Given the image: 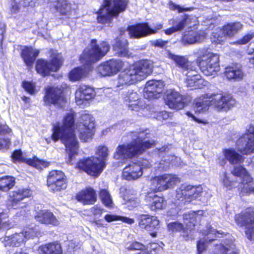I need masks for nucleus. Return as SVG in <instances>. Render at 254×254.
<instances>
[{"label": "nucleus", "instance_id": "nucleus-1", "mask_svg": "<svg viewBox=\"0 0 254 254\" xmlns=\"http://www.w3.org/2000/svg\"><path fill=\"white\" fill-rule=\"evenodd\" d=\"M110 48L109 44L106 42L97 43L96 40H92L80 58L81 62L84 65V68L77 67L72 70L69 73V79L76 81L85 76L90 70L91 64L105 56Z\"/></svg>", "mask_w": 254, "mask_h": 254}, {"label": "nucleus", "instance_id": "nucleus-2", "mask_svg": "<svg viewBox=\"0 0 254 254\" xmlns=\"http://www.w3.org/2000/svg\"><path fill=\"white\" fill-rule=\"evenodd\" d=\"M74 123V114L71 112L67 114L64 119L63 125L62 126H54L52 135V139L55 142L60 138L64 144L66 152L68 154L66 162L69 165L73 164V161L78 149V143L73 127Z\"/></svg>", "mask_w": 254, "mask_h": 254}, {"label": "nucleus", "instance_id": "nucleus-3", "mask_svg": "<svg viewBox=\"0 0 254 254\" xmlns=\"http://www.w3.org/2000/svg\"><path fill=\"white\" fill-rule=\"evenodd\" d=\"M128 136L132 139V141L127 144L119 145L114 153L115 159L124 160L131 158L155 145L153 140H146L149 137L147 129L131 132Z\"/></svg>", "mask_w": 254, "mask_h": 254}, {"label": "nucleus", "instance_id": "nucleus-4", "mask_svg": "<svg viewBox=\"0 0 254 254\" xmlns=\"http://www.w3.org/2000/svg\"><path fill=\"white\" fill-rule=\"evenodd\" d=\"M223 153L231 164L236 165L231 173L234 176L239 178V186L241 192L246 194L254 193V182L245 168L240 165L243 163L244 158L232 148L224 149Z\"/></svg>", "mask_w": 254, "mask_h": 254}, {"label": "nucleus", "instance_id": "nucleus-5", "mask_svg": "<svg viewBox=\"0 0 254 254\" xmlns=\"http://www.w3.org/2000/svg\"><path fill=\"white\" fill-rule=\"evenodd\" d=\"M216 234H221L219 231H216L211 227H207V229L203 232L205 236L203 238L198 241L196 248L198 254H201L205 251L208 244L215 242ZM235 246L232 239L227 240L221 243L214 242L211 245L209 252L210 254H236L234 251Z\"/></svg>", "mask_w": 254, "mask_h": 254}, {"label": "nucleus", "instance_id": "nucleus-6", "mask_svg": "<svg viewBox=\"0 0 254 254\" xmlns=\"http://www.w3.org/2000/svg\"><path fill=\"white\" fill-rule=\"evenodd\" d=\"M153 71L152 63L148 60H141L130 65L119 75L117 86L134 84L146 78Z\"/></svg>", "mask_w": 254, "mask_h": 254}, {"label": "nucleus", "instance_id": "nucleus-7", "mask_svg": "<svg viewBox=\"0 0 254 254\" xmlns=\"http://www.w3.org/2000/svg\"><path fill=\"white\" fill-rule=\"evenodd\" d=\"M108 149L104 146H99L96 154L99 156H92L79 160L76 167L92 176H98L106 166V161L108 156Z\"/></svg>", "mask_w": 254, "mask_h": 254}, {"label": "nucleus", "instance_id": "nucleus-8", "mask_svg": "<svg viewBox=\"0 0 254 254\" xmlns=\"http://www.w3.org/2000/svg\"><path fill=\"white\" fill-rule=\"evenodd\" d=\"M128 2L126 0H104L101 8L97 12L98 23L105 24L111 23L113 18L126 9Z\"/></svg>", "mask_w": 254, "mask_h": 254}, {"label": "nucleus", "instance_id": "nucleus-9", "mask_svg": "<svg viewBox=\"0 0 254 254\" xmlns=\"http://www.w3.org/2000/svg\"><path fill=\"white\" fill-rule=\"evenodd\" d=\"M198 54L196 63L202 72L206 76L216 74L220 70L219 55L205 49Z\"/></svg>", "mask_w": 254, "mask_h": 254}, {"label": "nucleus", "instance_id": "nucleus-10", "mask_svg": "<svg viewBox=\"0 0 254 254\" xmlns=\"http://www.w3.org/2000/svg\"><path fill=\"white\" fill-rule=\"evenodd\" d=\"M235 221L240 227H245V234L248 239L254 240V208H248L236 214Z\"/></svg>", "mask_w": 254, "mask_h": 254}, {"label": "nucleus", "instance_id": "nucleus-11", "mask_svg": "<svg viewBox=\"0 0 254 254\" xmlns=\"http://www.w3.org/2000/svg\"><path fill=\"white\" fill-rule=\"evenodd\" d=\"M237 148L243 154H250L254 152V124L246 128V132L237 140Z\"/></svg>", "mask_w": 254, "mask_h": 254}, {"label": "nucleus", "instance_id": "nucleus-12", "mask_svg": "<svg viewBox=\"0 0 254 254\" xmlns=\"http://www.w3.org/2000/svg\"><path fill=\"white\" fill-rule=\"evenodd\" d=\"M95 122L93 117L89 114L81 115L79 124L77 126L79 138L84 142L91 139L94 132Z\"/></svg>", "mask_w": 254, "mask_h": 254}, {"label": "nucleus", "instance_id": "nucleus-13", "mask_svg": "<svg viewBox=\"0 0 254 254\" xmlns=\"http://www.w3.org/2000/svg\"><path fill=\"white\" fill-rule=\"evenodd\" d=\"M180 182V178L175 175L170 174L156 176L150 180L152 189L158 191L173 188Z\"/></svg>", "mask_w": 254, "mask_h": 254}, {"label": "nucleus", "instance_id": "nucleus-14", "mask_svg": "<svg viewBox=\"0 0 254 254\" xmlns=\"http://www.w3.org/2000/svg\"><path fill=\"white\" fill-rule=\"evenodd\" d=\"M162 28L163 25L161 23L156 24L153 28H151L149 26L148 23H145L130 26L127 30L131 38L138 39L148 35L155 34Z\"/></svg>", "mask_w": 254, "mask_h": 254}, {"label": "nucleus", "instance_id": "nucleus-15", "mask_svg": "<svg viewBox=\"0 0 254 254\" xmlns=\"http://www.w3.org/2000/svg\"><path fill=\"white\" fill-rule=\"evenodd\" d=\"M31 194V191L28 189H18L10 193L9 201L13 209L21 208L22 210L20 213L22 215H25L27 213L26 211L28 212L29 210L26 204L21 201L24 198L30 196Z\"/></svg>", "mask_w": 254, "mask_h": 254}, {"label": "nucleus", "instance_id": "nucleus-16", "mask_svg": "<svg viewBox=\"0 0 254 254\" xmlns=\"http://www.w3.org/2000/svg\"><path fill=\"white\" fill-rule=\"evenodd\" d=\"M50 63L43 60H39L36 63V68L37 72L43 76L48 75L50 71H57L63 63L62 57L60 55H53Z\"/></svg>", "mask_w": 254, "mask_h": 254}, {"label": "nucleus", "instance_id": "nucleus-17", "mask_svg": "<svg viewBox=\"0 0 254 254\" xmlns=\"http://www.w3.org/2000/svg\"><path fill=\"white\" fill-rule=\"evenodd\" d=\"M44 101L46 105L63 106L66 102V99L60 88L48 86L45 88Z\"/></svg>", "mask_w": 254, "mask_h": 254}, {"label": "nucleus", "instance_id": "nucleus-18", "mask_svg": "<svg viewBox=\"0 0 254 254\" xmlns=\"http://www.w3.org/2000/svg\"><path fill=\"white\" fill-rule=\"evenodd\" d=\"M47 185L53 192L65 189L67 186L64 174L61 171L50 172L47 178Z\"/></svg>", "mask_w": 254, "mask_h": 254}, {"label": "nucleus", "instance_id": "nucleus-19", "mask_svg": "<svg viewBox=\"0 0 254 254\" xmlns=\"http://www.w3.org/2000/svg\"><path fill=\"white\" fill-rule=\"evenodd\" d=\"M198 218V215L194 212H189L183 215L184 222L186 226L182 230V236L185 241L193 239L190 234V231L194 228Z\"/></svg>", "mask_w": 254, "mask_h": 254}, {"label": "nucleus", "instance_id": "nucleus-20", "mask_svg": "<svg viewBox=\"0 0 254 254\" xmlns=\"http://www.w3.org/2000/svg\"><path fill=\"white\" fill-rule=\"evenodd\" d=\"M211 104L219 109L227 110L236 104L235 100L229 94H214L210 96Z\"/></svg>", "mask_w": 254, "mask_h": 254}, {"label": "nucleus", "instance_id": "nucleus-21", "mask_svg": "<svg viewBox=\"0 0 254 254\" xmlns=\"http://www.w3.org/2000/svg\"><path fill=\"white\" fill-rule=\"evenodd\" d=\"M164 87V84L161 80L148 81L144 88V98L149 99L157 98L158 95L163 91Z\"/></svg>", "mask_w": 254, "mask_h": 254}, {"label": "nucleus", "instance_id": "nucleus-22", "mask_svg": "<svg viewBox=\"0 0 254 254\" xmlns=\"http://www.w3.org/2000/svg\"><path fill=\"white\" fill-rule=\"evenodd\" d=\"M164 99L166 104L171 109L179 110L184 107L182 96L174 90H167Z\"/></svg>", "mask_w": 254, "mask_h": 254}, {"label": "nucleus", "instance_id": "nucleus-23", "mask_svg": "<svg viewBox=\"0 0 254 254\" xmlns=\"http://www.w3.org/2000/svg\"><path fill=\"white\" fill-rule=\"evenodd\" d=\"M12 158L14 162H26L27 164L38 169L46 168L48 166L49 164L48 162L40 160L36 157H33V159H26L23 156L21 150L15 151L12 155Z\"/></svg>", "mask_w": 254, "mask_h": 254}, {"label": "nucleus", "instance_id": "nucleus-24", "mask_svg": "<svg viewBox=\"0 0 254 254\" xmlns=\"http://www.w3.org/2000/svg\"><path fill=\"white\" fill-rule=\"evenodd\" d=\"M94 95V90L92 87L85 85H80L75 94V102L77 105H81L93 98Z\"/></svg>", "mask_w": 254, "mask_h": 254}, {"label": "nucleus", "instance_id": "nucleus-25", "mask_svg": "<svg viewBox=\"0 0 254 254\" xmlns=\"http://www.w3.org/2000/svg\"><path fill=\"white\" fill-rule=\"evenodd\" d=\"M36 220L45 225L58 226L60 224L59 221L54 214L48 210H41L37 211L35 215Z\"/></svg>", "mask_w": 254, "mask_h": 254}, {"label": "nucleus", "instance_id": "nucleus-26", "mask_svg": "<svg viewBox=\"0 0 254 254\" xmlns=\"http://www.w3.org/2000/svg\"><path fill=\"white\" fill-rule=\"evenodd\" d=\"M124 102L131 110L138 111L140 107L141 103L140 97L136 92L133 90H128L123 95Z\"/></svg>", "mask_w": 254, "mask_h": 254}, {"label": "nucleus", "instance_id": "nucleus-27", "mask_svg": "<svg viewBox=\"0 0 254 254\" xmlns=\"http://www.w3.org/2000/svg\"><path fill=\"white\" fill-rule=\"evenodd\" d=\"M143 174L142 168L138 163H132L126 167L123 172L124 179L131 181L140 178Z\"/></svg>", "mask_w": 254, "mask_h": 254}, {"label": "nucleus", "instance_id": "nucleus-28", "mask_svg": "<svg viewBox=\"0 0 254 254\" xmlns=\"http://www.w3.org/2000/svg\"><path fill=\"white\" fill-rule=\"evenodd\" d=\"M76 199L84 205H92L95 203L97 198L95 190L88 187L79 192L76 196Z\"/></svg>", "mask_w": 254, "mask_h": 254}, {"label": "nucleus", "instance_id": "nucleus-29", "mask_svg": "<svg viewBox=\"0 0 254 254\" xmlns=\"http://www.w3.org/2000/svg\"><path fill=\"white\" fill-rule=\"evenodd\" d=\"M113 51L115 54L120 57L129 58L131 56L128 48V42L123 38H118L113 45Z\"/></svg>", "mask_w": 254, "mask_h": 254}, {"label": "nucleus", "instance_id": "nucleus-30", "mask_svg": "<svg viewBox=\"0 0 254 254\" xmlns=\"http://www.w3.org/2000/svg\"><path fill=\"white\" fill-rule=\"evenodd\" d=\"M33 231L30 230L25 232L15 233L11 236H6L4 240L13 247H18L23 242L25 239H29L33 237Z\"/></svg>", "mask_w": 254, "mask_h": 254}, {"label": "nucleus", "instance_id": "nucleus-31", "mask_svg": "<svg viewBox=\"0 0 254 254\" xmlns=\"http://www.w3.org/2000/svg\"><path fill=\"white\" fill-rule=\"evenodd\" d=\"M225 76L229 80H241L244 77V72L242 70L241 65L239 64H234L226 68Z\"/></svg>", "mask_w": 254, "mask_h": 254}, {"label": "nucleus", "instance_id": "nucleus-32", "mask_svg": "<svg viewBox=\"0 0 254 254\" xmlns=\"http://www.w3.org/2000/svg\"><path fill=\"white\" fill-rule=\"evenodd\" d=\"M194 109L196 113H204L207 112L211 104L210 96L205 95L196 98L194 101Z\"/></svg>", "mask_w": 254, "mask_h": 254}, {"label": "nucleus", "instance_id": "nucleus-33", "mask_svg": "<svg viewBox=\"0 0 254 254\" xmlns=\"http://www.w3.org/2000/svg\"><path fill=\"white\" fill-rule=\"evenodd\" d=\"M243 28V25L240 22H235L223 26L221 31L224 37L231 38L238 33Z\"/></svg>", "mask_w": 254, "mask_h": 254}, {"label": "nucleus", "instance_id": "nucleus-34", "mask_svg": "<svg viewBox=\"0 0 254 254\" xmlns=\"http://www.w3.org/2000/svg\"><path fill=\"white\" fill-rule=\"evenodd\" d=\"M39 51L34 50L32 47H25L21 51V55L28 66H32L38 56Z\"/></svg>", "mask_w": 254, "mask_h": 254}, {"label": "nucleus", "instance_id": "nucleus-35", "mask_svg": "<svg viewBox=\"0 0 254 254\" xmlns=\"http://www.w3.org/2000/svg\"><path fill=\"white\" fill-rule=\"evenodd\" d=\"M38 252L39 254H63L61 245L57 242L41 246Z\"/></svg>", "mask_w": 254, "mask_h": 254}, {"label": "nucleus", "instance_id": "nucleus-36", "mask_svg": "<svg viewBox=\"0 0 254 254\" xmlns=\"http://www.w3.org/2000/svg\"><path fill=\"white\" fill-rule=\"evenodd\" d=\"M167 57L174 61L182 68L183 72H185V70L188 68H193V66H191L192 63L189 62L184 57L176 55L169 51H167Z\"/></svg>", "mask_w": 254, "mask_h": 254}, {"label": "nucleus", "instance_id": "nucleus-37", "mask_svg": "<svg viewBox=\"0 0 254 254\" xmlns=\"http://www.w3.org/2000/svg\"><path fill=\"white\" fill-rule=\"evenodd\" d=\"M192 74H190L186 78V84L188 88L191 90L201 88L206 86L207 82L202 79L200 75H195L194 78H190Z\"/></svg>", "mask_w": 254, "mask_h": 254}, {"label": "nucleus", "instance_id": "nucleus-38", "mask_svg": "<svg viewBox=\"0 0 254 254\" xmlns=\"http://www.w3.org/2000/svg\"><path fill=\"white\" fill-rule=\"evenodd\" d=\"M152 222V226H158L159 221L156 217L146 214L140 215L138 217V224L140 228L150 231V226H148V223Z\"/></svg>", "mask_w": 254, "mask_h": 254}, {"label": "nucleus", "instance_id": "nucleus-39", "mask_svg": "<svg viewBox=\"0 0 254 254\" xmlns=\"http://www.w3.org/2000/svg\"><path fill=\"white\" fill-rule=\"evenodd\" d=\"M205 38V34L203 32L192 31L185 35L182 41L184 43L192 44L197 42L202 41Z\"/></svg>", "mask_w": 254, "mask_h": 254}, {"label": "nucleus", "instance_id": "nucleus-40", "mask_svg": "<svg viewBox=\"0 0 254 254\" xmlns=\"http://www.w3.org/2000/svg\"><path fill=\"white\" fill-rule=\"evenodd\" d=\"M188 185L183 184L182 185L180 188L176 190V197L180 201L178 203L179 205L185 204L187 201V196L188 195Z\"/></svg>", "mask_w": 254, "mask_h": 254}, {"label": "nucleus", "instance_id": "nucleus-41", "mask_svg": "<svg viewBox=\"0 0 254 254\" xmlns=\"http://www.w3.org/2000/svg\"><path fill=\"white\" fill-rule=\"evenodd\" d=\"M99 198L106 207L109 208L113 207L114 204L113 201L108 190L101 189L99 191Z\"/></svg>", "mask_w": 254, "mask_h": 254}, {"label": "nucleus", "instance_id": "nucleus-42", "mask_svg": "<svg viewBox=\"0 0 254 254\" xmlns=\"http://www.w3.org/2000/svg\"><path fill=\"white\" fill-rule=\"evenodd\" d=\"M15 178L11 176H6L0 179V190L7 191L14 186Z\"/></svg>", "mask_w": 254, "mask_h": 254}, {"label": "nucleus", "instance_id": "nucleus-43", "mask_svg": "<svg viewBox=\"0 0 254 254\" xmlns=\"http://www.w3.org/2000/svg\"><path fill=\"white\" fill-rule=\"evenodd\" d=\"M56 8L61 14L67 15L70 11L71 6L66 0H58Z\"/></svg>", "mask_w": 254, "mask_h": 254}, {"label": "nucleus", "instance_id": "nucleus-44", "mask_svg": "<svg viewBox=\"0 0 254 254\" xmlns=\"http://www.w3.org/2000/svg\"><path fill=\"white\" fill-rule=\"evenodd\" d=\"M188 195L187 196V201L190 202L192 199L196 198L202 192V188L201 187H194L188 185Z\"/></svg>", "mask_w": 254, "mask_h": 254}, {"label": "nucleus", "instance_id": "nucleus-45", "mask_svg": "<svg viewBox=\"0 0 254 254\" xmlns=\"http://www.w3.org/2000/svg\"><path fill=\"white\" fill-rule=\"evenodd\" d=\"M146 199L148 201H151V199H152L151 208L152 210H155L156 209H162L164 205V199L163 197L156 195H153L152 194H151L147 197Z\"/></svg>", "mask_w": 254, "mask_h": 254}, {"label": "nucleus", "instance_id": "nucleus-46", "mask_svg": "<svg viewBox=\"0 0 254 254\" xmlns=\"http://www.w3.org/2000/svg\"><path fill=\"white\" fill-rule=\"evenodd\" d=\"M189 20L190 18L188 17H186V18L172 19L170 21V23L171 24L172 21V26L178 32L183 29Z\"/></svg>", "mask_w": 254, "mask_h": 254}, {"label": "nucleus", "instance_id": "nucleus-47", "mask_svg": "<svg viewBox=\"0 0 254 254\" xmlns=\"http://www.w3.org/2000/svg\"><path fill=\"white\" fill-rule=\"evenodd\" d=\"M124 199L126 202V205L129 209H132L137 207L139 204V200L137 196L134 195L129 196L126 194L124 196Z\"/></svg>", "mask_w": 254, "mask_h": 254}, {"label": "nucleus", "instance_id": "nucleus-48", "mask_svg": "<svg viewBox=\"0 0 254 254\" xmlns=\"http://www.w3.org/2000/svg\"><path fill=\"white\" fill-rule=\"evenodd\" d=\"M176 159L177 157L174 156H166L161 161L158 168L162 170H166L169 167V164H173Z\"/></svg>", "mask_w": 254, "mask_h": 254}, {"label": "nucleus", "instance_id": "nucleus-49", "mask_svg": "<svg viewBox=\"0 0 254 254\" xmlns=\"http://www.w3.org/2000/svg\"><path fill=\"white\" fill-rule=\"evenodd\" d=\"M221 180L223 185L229 190L237 187L240 188L238 181H233L230 180V178L227 176L226 173H224Z\"/></svg>", "mask_w": 254, "mask_h": 254}, {"label": "nucleus", "instance_id": "nucleus-50", "mask_svg": "<svg viewBox=\"0 0 254 254\" xmlns=\"http://www.w3.org/2000/svg\"><path fill=\"white\" fill-rule=\"evenodd\" d=\"M114 74L120 71L124 66V63L120 60L112 59L109 61Z\"/></svg>", "mask_w": 254, "mask_h": 254}, {"label": "nucleus", "instance_id": "nucleus-51", "mask_svg": "<svg viewBox=\"0 0 254 254\" xmlns=\"http://www.w3.org/2000/svg\"><path fill=\"white\" fill-rule=\"evenodd\" d=\"M185 227L184 225L178 222L170 223L168 225V229L172 232H180L184 230Z\"/></svg>", "mask_w": 254, "mask_h": 254}, {"label": "nucleus", "instance_id": "nucleus-52", "mask_svg": "<svg viewBox=\"0 0 254 254\" xmlns=\"http://www.w3.org/2000/svg\"><path fill=\"white\" fill-rule=\"evenodd\" d=\"M97 71L103 76L110 75V72H109V70H107V67L105 63H102L97 67Z\"/></svg>", "mask_w": 254, "mask_h": 254}, {"label": "nucleus", "instance_id": "nucleus-53", "mask_svg": "<svg viewBox=\"0 0 254 254\" xmlns=\"http://www.w3.org/2000/svg\"><path fill=\"white\" fill-rule=\"evenodd\" d=\"M191 66H193L192 69L188 68V69L185 70V72H183L186 75L187 77H188V76L190 74H192L190 78H194V75H199L197 74V72L196 71L197 67H196L195 64L194 63H192Z\"/></svg>", "mask_w": 254, "mask_h": 254}, {"label": "nucleus", "instance_id": "nucleus-54", "mask_svg": "<svg viewBox=\"0 0 254 254\" xmlns=\"http://www.w3.org/2000/svg\"><path fill=\"white\" fill-rule=\"evenodd\" d=\"M10 145V140L8 138H0V150L7 149Z\"/></svg>", "mask_w": 254, "mask_h": 254}, {"label": "nucleus", "instance_id": "nucleus-55", "mask_svg": "<svg viewBox=\"0 0 254 254\" xmlns=\"http://www.w3.org/2000/svg\"><path fill=\"white\" fill-rule=\"evenodd\" d=\"M22 86L28 93L31 94L34 93V87L32 83L27 81H24L22 83Z\"/></svg>", "mask_w": 254, "mask_h": 254}, {"label": "nucleus", "instance_id": "nucleus-56", "mask_svg": "<svg viewBox=\"0 0 254 254\" xmlns=\"http://www.w3.org/2000/svg\"><path fill=\"white\" fill-rule=\"evenodd\" d=\"M19 4L24 7H33L35 5V2L33 0H19Z\"/></svg>", "mask_w": 254, "mask_h": 254}, {"label": "nucleus", "instance_id": "nucleus-57", "mask_svg": "<svg viewBox=\"0 0 254 254\" xmlns=\"http://www.w3.org/2000/svg\"><path fill=\"white\" fill-rule=\"evenodd\" d=\"M145 247L141 243L137 242L132 243L130 245L127 247L129 250H141L144 249Z\"/></svg>", "mask_w": 254, "mask_h": 254}, {"label": "nucleus", "instance_id": "nucleus-58", "mask_svg": "<svg viewBox=\"0 0 254 254\" xmlns=\"http://www.w3.org/2000/svg\"><path fill=\"white\" fill-rule=\"evenodd\" d=\"M80 245L79 243H78L76 240H72L69 242L68 244V251L71 252V250H73V251L76 250L80 248Z\"/></svg>", "mask_w": 254, "mask_h": 254}, {"label": "nucleus", "instance_id": "nucleus-59", "mask_svg": "<svg viewBox=\"0 0 254 254\" xmlns=\"http://www.w3.org/2000/svg\"><path fill=\"white\" fill-rule=\"evenodd\" d=\"M186 115L190 118H191V120L192 121H193L195 122H196L197 123H198V124H204V125H206L207 124V122L205 121H204V120H200L198 118H197L196 117H195L191 113H190V112H187L186 113Z\"/></svg>", "mask_w": 254, "mask_h": 254}, {"label": "nucleus", "instance_id": "nucleus-60", "mask_svg": "<svg viewBox=\"0 0 254 254\" xmlns=\"http://www.w3.org/2000/svg\"><path fill=\"white\" fill-rule=\"evenodd\" d=\"M120 216L114 214H106L104 216V219L108 222L119 220Z\"/></svg>", "mask_w": 254, "mask_h": 254}, {"label": "nucleus", "instance_id": "nucleus-61", "mask_svg": "<svg viewBox=\"0 0 254 254\" xmlns=\"http://www.w3.org/2000/svg\"><path fill=\"white\" fill-rule=\"evenodd\" d=\"M90 210L94 215H101L104 211V209L97 205H95L90 209Z\"/></svg>", "mask_w": 254, "mask_h": 254}, {"label": "nucleus", "instance_id": "nucleus-62", "mask_svg": "<svg viewBox=\"0 0 254 254\" xmlns=\"http://www.w3.org/2000/svg\"><path fill=\"white\" fill-rule=\"evenodd\" d=\"M254 37V34H248L244 36L241 40L238 41L237 43L239 44H245L249 42Z\"/></svg>", "mask_w": 254, "mask_h": 254}, {"label": "nucleus", "instance_id": "nucleus-63", "mask_svg": "<svg viewBox=\"0 0 254 254\" xmlns=\"http://www.w3.org/2000/svg\"><path fill=\"white\" fill-rule=\"evenodd\" d=\"M168 43V41H164L162 39H158L153 42V44L156 47L163 48Z\"/></svg>", "mask_w": 254, "mask_h": 254}, {"label": "nucleus", "instance_id": "nucleus-64", "mask_svg": "<svg viewBox=\"0 0 254 254\" xmlns=\"http://www.w3.org/2000/svg\"><path fill=\"white\" fill-rule=\"evenodd\" d=\"M11 11L12 13H16L19 10V4L15 1V0H12L11 2Z\"/></svg>", "mask_w": 254, "mask_h": 254}]
</instances>
